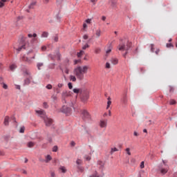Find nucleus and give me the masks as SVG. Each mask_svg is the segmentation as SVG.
<instances>
[{"mask_svg": "<svg viewBox=\"0 0 177 177\" xmlns=\"http://www.w3.org/2000/svg\"><path fill=\"white\" fill-rule=\"evenodd\" d=\"M16 68H17V65H16V64H12L10 66V70L11 71H15V70H16Z\"/></svg>", "mask_w": 177, "mask_h": 177, "instance_id": "nucleus-16", "label": "nucleus"}, {"mask_svg": "<svg viewBox=\"0 0 177 177\" xmlns=\"http://www.w3.org/2000/svg\"><path fill=\"white\" fill-rule=\"evenodd\" d=\"M20 44H24V37L23 35L21 36V41H20Z\"/></svg>", "mask_w": 177, "mask_h": 177, "instance_id": "nucleus-50", "label": "nucleus"}, {"mask_svg": "<svg viewBox=\"0 0 177 177\" xmlns=\"http://www.w3.org/2000/svg\"><path fill=\"white\" fill-rule=\"evenodd\" d=\"M55 66H56V64L55 63H53L50 65V68H55Z\"/></svg>", "mask_w": 177, "mask_h": 177, "instance_id": "nucleus-55", "label": "nucleus"}, {"mask_svg": "<svg viewBox=\"0 0 177 177\" xmlns=\"http://www.w3.org/2000/svg\"><path fill=\"white\" fill-rule=\"evenodd\" d=\"M56 56L57 57L58 60H60V57H61L62 55L60 54V53L59 51L57 52Z\"/></svg>", "mask_w": 177, "mask_h": 177, "instance_id": "nucleus-45", "label": "nucleus"}, {"mask_svg": "<svg viewBox=\"0 0 177 177\" xmlns=\"http://www.w3.org/2000/svg\"><path fill=\"white\" fill-rule=\"evenodd\" d=\"M95 53H100V48H96L95 50Z\"/></svg>", "mask_w": 177, "mask_h": 177, "instance_id": "nucleus-60", "label": "nucleus"}, {"mask_svg": "<svg viewBox=\"0 0 177 177\" xmlns=\"http://www.w3.org/2000/svg\"><path fill=\"white\" fill-rule=\"evenodd\" d=\"M9 120H10V118H9V116L5 117L4 121H3V124L5 125V127L9 126Z\"/></svg>", "mask_w": 177, "mask_h": 177, "instance_id": "nucleus-15", "label": "nucleus"}, {"mask_svg": "<svg viewBox=\"0 0 177 177\" xmlns=\"http://www.w3.org/2000/svg\"><path fill=\"white\" fill-rule=\"evenodd\" d=\"M156 48H154V44H151V52H152V53H154V50Z\"/></svg>", "mask_w": 177, "mask_h": 177, "instance_id": "nucleus-48", "label": "nucleus"}, {"mask_svg": "<svg viewBox=\"0 0 177 177\" xmlns=\"http://www.w3.org/2000/svg\"><path fill=\"white\" fill-rule=\"evenodd\" d=\"M88 35H84L83 36V39H88Z\"/></svg>", "mask_w": 177, "mask_h": 177, "instance_id": "nucleus-62", "label": "nucleus"}, {"mask_svg": "<svg viewBox=\"0 0 177 177\" xmlns=\"http://www.w3.org/2000/svg\"><path fill=\"white\" fill-rule=\"evenodd\" d=\"M69 80H70V81H72L73 82H75V81H77V77L73 75H71L69 76Z\"/></svg>", "mask_w": 177, "mask_h": 177, "instance_id": "nucleus-19", "label": "nucleus"}, {"mask_svg": "<svg viewBox=\"0 0 177 177\" xmlns=\"http://www.w3.org/2000/svg\"><path fill=\"white\" fill-rule=\"evenodd\" d=\"M88 68L89 67L88 66H77L73 70V73L77 80L79 81L84 80V78H85V75L86 73H88Z\"/></svg>", "mask_w": 177, "mask_h": 177, "instance_id": "nucleus-1", "label": "nucleus"}, {"mask_svg": "<svg viewBox=\"0 0 177 177\" xmlns=\"http://www.w3.org/2000/svg\"><path fill=\"white\" fill-rule=\"evenodd\" d=\"M63 86H64V84H63V83H59V84H57V88H58L60 89V88H63Z\"/></svg>", "mask_w": 177, "mask_h": 177, "instance_id": "nucleus-44", "label": "nucleus"}, {"mask_svg": "<svg viewBox=\"0 0 177 177\" xmlns=\"http://www.w3.org/2000/svg\"><path fill=\"white\" fill-rule=\"evenodd\" d=\"M46 89H48V90L52 89V88H53L52 84H47L46 86Z\"/></svg>", "mask_w": 177, "mask_h": 177, "instance_id": "nucleus-42", "label": "nucleus"}, {"mask_svg": "<svg viewBox=\"0 0 177 177\" xmlns=\"http://www.w3.org/2000/svg\"><path fill=\"white\" fill-rule=\"evenodd\" d=\"M50 177L56 176V174H55V171H50Z\"/></svg>", "mask_w": 177, "mask_h": 177, "instance_id": "nucleus-53", "label": "nucleus"}, {"mask_svg": "<svg viewBox=\"0 0 177 177\" xmlns=\"http://www.w3.org/2000/svg\"><path fill=\"white\" fill-rule=\"evenodd\" d=\"M140 167L141 168V169H143V168H145V162L142 161L140 162Z\"/></svg>", "mask_w": 177, "mask_h": 177, "instance_id": "nucleus-49", "label": "nucleus"}, {"mask_svg": "<svg viewBox=\"0 0 177 177\" xmlns=\"http://www.w3.org/2000/svg\"><path fill=\"white\" fill-rule=\"evenodd\" d=\"M83 89L84 88H73V92L74 93H77V94L80 93V95H81V91H82Z\"/></svg>", "mask_w": 177, "mask_h": 177, "instance_id": "nucleus-17", "label": "nucleus"}, {"mask_svg": "<svg viewBox=\"0 0 177 177\" xmlns=\"http://www.w3.org/2000/svg\"><path fill=\"white\" fill-rule=\"evenodd\" d=\"M97 166H98V168L100 169H102V171L103 168H104V162H103L102 160H98L97 161Z\"/></svg>", "mask_w": 177, "mask_h": 177, "instance_id": "nucleus-14", "label": "nucleus"}, {"mask_svg": "<svg viewBox=\"0 0 177 177\" xmlns=\"http://www.w3.org/2000/svg\"><path fill=\"white\" fill-rule=\"evenodd\" d=\"M24 77L26 78L24 80V85H30L31 83V80H32V76H31V73L26 71L24 72Z\"/></svg>", "mask_w": 177, "mask_h": 177, "instance_id": "nucleus-4", "label": "nucleus"}, {"mask_svg": "<svg viewBox=\"0 0 177 177\" xmlns=\"http://www.w3.org/2000/svg\"><path fill=\"white\" fill-rule=\"evenodd\" d=\"M54 89H55V91H56V93L57 94H59V93H60V92H62V91L60 90V88H54Z\"/></svg>", "mask_w": 177, "mask_h": 177, "instance_id": "nucleus-46", "label": "nucleus"}, {"mask_svg": "<svg viewBox=\"0 0 177 177\" xmlns=\"http://www.w3.org/2000/svg\"><path fill=\"white\" fill-rule=\"evenodd\" d=\"M56 19H57V21L59 23H60V21H62V17H60V15H59V14H57V15H56Z\"/></svg>", "mask_w": 177, "mask_h": 177, "instance_id": "nucleus-32", "label": "nucleus"}, {"mask_svg": "<svg viewBox=\"0 0 177 177\" xmlns=\"http://www.w3.org/2000/svg\"><path fill=\"white\" fill-rule=\"evenodd\" d=\"M87 48H89V44H88V43H86L85 45H84L82 47V49L83 50H85V49H86Z\"/></svg>", "mask_w": 177, "mask_h": 177, "instance_id": "nucleus-36", "label": "nucleus"}, {"mask_svg": "<svg viewBox=\"0 0 177 177\" xmlns=\"http://www.w3.org/2000/svg\"><path fill=\"white\" fill-rule=\"evenodd\" d=\"M81 62V59H75L74 64H78V63Z\"/></svg>", "mask_w": 177, "mask_h": 177, "instance_id": "nucleus-52", "label": "nucleus"}, {"mask_svg": "<svg viewBox=\"0 0 177 177\" xmlns=\"http://www.w3.org/2000/svg\"><path fill=\"white\" fill-rule=\"evenodd\" d=\"M68 96H70V93L66 90H64V91H62V100L63 102V103H67V100H66L67 97H68Z\"/></svg>", "mask_w": 177, "mask_h": 177, "instance_id": "nucleus-7", "label": "nucleus"}, {"mask_svg": "<svg viewBox=\"0 0 177 177\" xmlns=\"http://www.w3.org/2000/svg\"><path fill=\"white\" fill-rule=\"evenodd\" d=\"M110 63H109V62H106V68H110Z\"/></svg>", "mask_w": 177, "mask_h": 177, "instance_id": "nucleus-59", "label": "nucleus"}, {"mask_svg": "<svg viewBox=\"0 0 177 177\" xmlns=\"http://www.w3.org/2000/svg\"><path fill=\"white\" fill-rule=\"evenodd\" d=\"M125 151H126V153H127V154L128 156H131V149L127 148V149H125Z\"/></svg>", "mask_w": 177, "mask_h": 177, "instance_id": "nucleus-35", "label": "nucleus"}, {"mask_svg": "<svg viewBox=\"0 0 177 177\" xmlns=\"http://www.w3.org/2000/svg\"><path fill=\"white\" fill-rule=\"evenodd\" d=\"M111 104V98H110V97H109L108 102H107V106H106L107 109L110 107Z\"/></svg>", "mask_w": 177, "mask_h": 177, "instance_id": "nucleus-28", "label": "nucleus"}, {"mask_svg": "<svg viewBox=\"0 0 177 177\" xmlns=\"http://www.w3.org/2000/svg\"><path fill=\"white\" fill-rule=\"evenodd\" d=\"M23 62H28V63H31V59H28V57H26V55H24L22 57Z\"/></svg>", "mask_w": 177, "mask_h": 177, "instance_id": "nucleus-21", "label": "nucleus"}, {"mask_svg": "<svg viewBox=\"0 0 177 177\" xmlns=\"http://www.w3.org/2000/svg\"><path fill=\"white\" fill-rule=\"evenodd\" d=\"M169 104L171 105L176 104V101H175V100H170Z\"/></svg>", "mask_w": 177, "mask_h": 177, "instance_id": "nucleus-40", "label": "nucleus"}, {"mask_svg": "<svg viewBox=\"0 0 177 177\" xmlns=\"http://www.w3.org/2000/svg\"><path fill=\"white\" fill-rule=\"evenodd\" d=\"M80 99L83 103H85L89 99V91L86 88H83L80 93Z\"/></svg>", "mask_w": 177, "mask_h": 177, "instance_id": "nucleus-3", "label": "nucleus"}, {"mask_svg": "<svg viewBox=\"0 0 177 177\" xmlns=\"http://www.w3.org/2000/svg\"><path fill=\"white\" fill-rule=\"evenodd\" d=\"M65 73H66V74H69L70 71L68 70V68H65Z\"/></svg>", "mask_w": 177, "mask_h": 177, "instance_id": "nucleus-64", "label": "nucleus"}, {"mask_svg": "<svg viewBox=\"0 0 177 177\" xmlns=\"http://www.w3.org/2000/svg\"><path fill=\"white\" fill-rule=\"evenodd\" d=\"M51 99L53 100V102H56V100H57V96H56L55 95H53L51 96Z\"/></svg>", "mask_w": 177, "mask_h": 177, "instance_id": "nucleus-38", "label": "nucleus"}, {"mask_svg": "<svg viewBox=\"0 0 177 177\" xmlns=\"http://www.w3.org/2000/svg\"><path fill=\"white\" fill-rule=\"evenodd\" d=\"M68 86L69 89H73V83L72 82L68 83Z\"/></svg>", "mask_w": 177, "mask_h": 177, "instance_id": "nucleus-51", "label": "nucleus"}, {"mask_svg": "<svg viewBox=\"0 0 177 177\" xmlns=\"http://www.w3.org/2000/svg\"><path fill=\"white\" fill-rule=\"evenodd\" d=\"M166 46L167 48H171V47H173L174 46L172 45V44H167Z\"/></svg>", "mask_w": 177, "mask_h": 177, "instance_id": "nucleus-57", "label": "nucleus"}, {"mask_svg": "<svg viewBox=\"0 0 177 177\" xmlns=\"http://www.w3.org/2000/svg\"><path fill=\"white\" fill-rule=\"evenodd\" d=\"M42 66H44V63L42 62H39L37 64V67L38 70H41V67H42Z\"/></svg>", "mask_w": 177, "mask_h": 177, "instance_id": "nucleus-29", "label": "nucleus"}, {"mask_svg": "<svg viewBox=\"0 0 177 177\" xmlns=\"http://www.w3.org/2000/svg\"><path fill=\"white\" fill-rule=\"evenodd\" d=\"M58 147H57V146H54L53 147V151L54 152V153H56V151H57V150H58Z\"/></svg>", "mask_w": 177, "mask_h": 177, "instance_id": "nucleus-43", "label": "nucleus"}, {"mask_svg": "<svg viewBox=\"0 0 177 177\" xmlns=\"http://www.w3.org/2000/svg\"><path fill=\"white\" fill-rule=\"evenodd\" d=\"M3 89H8V84L3 82Z\"/></svg>", "mask_w": 177, "mask_h": 177, "instance_id": "nucleus-54", "label": "nucleus"}, {"mask_svg": "<svg viewBox=\"0 0 177 177\" xmlns=\"http://www.w3.org/2000/svg\"><path fill=\"white\" fill-rule=\"evenodd\" d=\"M115 151H118V149L115 147L111 148L110 153L113 154V153H114Z\"/></svg>", "mask_w": 177, "mask_h": 177, "instance_id": "nucleus-34", "label": "nucleus"}, {"mask_svg": "<svg viewBox=\"0 0 177 177\" xmlns=\"http://www.w3.org/2000/svg\"><path fill=\"white\" fill-rule=\"evenodd\" d=\"M46 127H53V120L46 116L44 119Z\"/></svg>", "mask_w": 177, "mask_h": 177, "instance_id": "nucleus-6", "label": "nucleus"}, {"mask_svg": "<svg viewBox=\"0 0 177 177\" xmlns=\"http://www.w3.org/2000/svg\"><path fill=\"white\" fill-rule=\"evenodd\" d=\"M60 169H61V171H62V172L63 173V174H66V167H60Z\"/></svg>", "mask_w": 177, "mask_h": 177, "instance_id": "nucleus-39", "label": "nucleus"}, {"mask_svg": "<svg viewBox=\"0 0 177 177\" xmlns=\"http://www.w3.org/2000/svg\"><path fill=\"white\" fill-rule=\"evenodd\" d=\"M22 49H26V46H25V45H22L21 46H19V47L17 49V50L18 52H20V50H21Z\"/></svg>", "mask_w": 177, "mask_h": 177, "instance_id": "nucleus-33", "label": "nucleus"}, {"mask_svg": "<svg viewBox=\"0 0 177 177\" xmlns=\"http://www.w3.org/2000/svg\"><path fill=\"white\" fill-rule=\"evenodd\" d=\"M76 164H77V168L78 171H80V172H83L84 171V167H82V160L77 159L76 160Z\"/></svg>", "mask_w": 177, "mask_h": 177, "instance_id": "nucleus-10", "label": "nucleus"}, {"mask_svg": "<svg viewBox=\"0 0 177 177\" xmlns=\"http://www.w3.org/2000/svg\"><path fill=\"white\" fill-rule=\"evenodd\" d=\"M49 36V33L48 32H43L41 37V38H48V37Z\"/></svg>", "mask_w": 177, "mask_h": 177, "instance_id": "nucleus-18", "label": "nucleus"}, {"mask_svg": "<svg viewBox=\"0 0 177 177\" xmlns=\"http://www.w3.org/2000/svg\"><path fill=\"white\" fill-rule=\"evenodd\" d=\"M111 49H113V46H111V44H110L106 51V53H110V52H111Z\"/></svg>", "mask_w": 177, "mask_h": 177, "instance_id": "nucleus-26", "label": "nucleus"}, {"mask_svg": "<svg viewBox=\"0 0 177 177\" xmlns=\"http://www.w3.org/2000/svg\"><path fill=\"white\" fill-rule=\"evenodd\" d=\"M24 129H25V127H21L19 129V133H24Z\"/></svg>", "mask_w": 177, "mask_h": 177, "instance_id": "nucleus-47", "label": "nucleus"}, {"mask_svg": "<svg viewBox=\"0 0 177 177\" xmlns=\"http://www.w3.org/2000/svg\"><path fill=\"white\" fill-rule=\"evenodd\" d=\"M82 120H84V121H90L91 115H89L88 111H87L86 110H83L82 111Z\"/></svg>", "mask_w": 177, "mask_h": 177, "instance_id": "nucleus-5", "label": "nucleus"}, {"mask_svg": "<svg viewBox=\"0 0 177 177\" xmlns=\"http://www.w3.org/2000/svg\"><path fill=\"white\" fill-rule=\"evenodd\" d=\"M84 160L86 161H91V156H89L88 155L84 156Z\"/></svg>", "mask_w": 177, "mask_h": 177, "instance_id": "nucleus-37", "label": "nucleus"}, {"mask_svg": "<svg viewBox=\"0 0 177 177\" xmlns=\"http://www.w3.org/2000/svg\"><path fill=\"white\" fill-rule=\"evenodd\" d=\"M84 53H85V52L84 50H80L79 53H77V57H81L82 55H84Z\"/></svg>", "mask_w": 177, "mask_h": 177, "instance_id": "nucleus-31", "label": "nucleus"}, {"mask_svg": "<svg viewBox=\"0 0 177 177\" xmlns=\"http://www.w3.org/2000/svg\"><path fill=\"white\" fill-rule=\"evenodd\" d=\"M52 160V156H50V155H47L46 157V160H44V162H46V163L49 162V161H50Z\"/></svg>", "mask_w": 177, "mask_h": 177, "instance_id": "nucleus-23", "label": "nucleus"}, {"mask_svg": "<svg viewBox=\"0 0 177 177\" xmlns=\"http://www.w3.org/2000/svg\"><path fill=\"white\" fill-rule=\"evenodd\" d=\"M120 101L123 106L128 105V95L127 94V93L122 95Z\"/></svg>", "mask_w": 177, "mask_h": 177, "instance_id": "nucleus-9", "label": "nucleus"}, {"mask_svg": "<svg viewBox=\"0 0 177 177\" xmlns=\"http://www.w3.org/2000/svg\"><path fill=\"white\" fill-rule=\"evenodd\" d=\"M158 170L160 171V174H162V175H165V174L168 172V168L164 167L163 165H160L158 166Z\"/></svg>", "mask_w": 177, "mask_h": 177, "instance_id": "nucleus-11", "label": "nucleus"}, {"mask_svg": "<svg viewBox=\"0 0 177 177\" xmlns=\"http://www.w3.org/2000/svg\"><path fill=\"white\" fill-rule=\"evenodd\" d=\"M52 39L53 40V42H59V36H57V35H55L52 37Z\"/></svg>", "mask_w": 177, "mask_h": 177, "instance_id": "nucleus-24", "label": "nucleus"}, {"mask_svg": "<svg viewBox=\"0 0 177 177\" xmlns=\"http://www.w3.org/2000/svg\"><path fill=\"white\" fill-rule=\"evenodd\" d=\"M71 145L73 147H74V146H75V142L71 141Z\"/></svg>", "mask_w": 177, "mask_h": 177, "instance_id": "nucleus-63", "label": "nucleus"}, {"mask_svg": "<svg viewBox=\"0 0 177 177\" xmlns=\"http://www.w3.org/2000/svg\"><path fill=\"white\" fill-rule=\"evenodd\" d=\"M35 145V144L33 142H28L27 146H28V147L31 148V147H34Z\"/></svg>", "mask_w": 177, "mask_h": 177, "instance_id": "nucleus-30", "label": "nucleus"}, {"mask_svg": "<svg viewBox=\"0 0 177 177\" xmlns=\"http://www.w3.org/2000/svg\"><path fill=\"white\" fill-rule=\"evenodd\" d=\"M131 45L132 44L129 41H127L126 45L124 43L119 45V50H126L125 53L123 54V57H127V55H128V50L131 49Z\"/></svg>", "mask_w": 177, "mask_h": 177, "instance_id": "nucleus-2", "label": "nucleus"}, {"mask_svg": "<svg viewBox=\"0 0 177 177\" xmlns=\"http://www.w3.org/2000/svg\"><path fill=\"white\" fill-rule=\"evenodd\" d=\"M100 128H106L107 127V119H101L100 121Z\"/></svg>", "mask_w": 177, "mask_h": 177, "instance_id": "nucleus-13", "label": "nucleus"}, {"mask_svg": "<svg viewBox=\"0 0 177 177\" xmlns=\"http://www.w3.org/2000/svg\"><path fill=\"white\" fill-rule=\"evenodd\" d=\"M162 163L165 167H168V165H167V160H162Z\"/></svg>", "mask_w": 177, "mask_h": 177, "instance_id": "nucleus-61", "label": "nucleus"}, {"mask_svg": "<svg viewBox=\"0 0 177 177\" xmlns=\"http://www.w3.org/2000/svg\"><path fill=\"white\" fill-rule=\"evenodd\" d=\"M48 57H50V59H51V60H55V57H56V55H53L52 54H49Z\"/></svg>", "mask_w": 177, "mask_h": 177, "instance_id": "nucleus-41", "label": "nucleus"}, {"mask_svg": "<svg viewBox=\"0 0 177 177\" xmlns=\"http://www.w3.org/2000/svg\"><path fill=\"white\" fill-rule=\"evenodd\" d=\"M43 106H44V109H48V103L44 102Z\"/></svg>", "mask_w": 177, "mask_h": 177, "instance_id": "nucleus-58", "label": "nucleus"}, {"mask_svg": "<svg viewBox=\"0 0 177 177\" xmlns=\"http://www.w3.org/2000/svg\"><path fill=\"white\" fill-rule=\"evenodd\" d=\"M36 113L37 114H38L39 117H40V118H42L43 120L46 117V113L44 110H37L36 111Z\"/></svg>", "mask_w": 177, "mask_h": 177, "instance_id": "nucleus-12", "label": "nucleus"}, {"mask_svg": "<svg viewBox=\"0 0 177 177\" xmlns=\"http://www.w3.org/2000/svg\"><path fill=\"white\" fill-rule=\"evenodd\" d=\"M35 5H37V2H35V1L32 2V3L29 5V6H28L29 9H34V6H35Z\"/></svg>", "mask_w": 177, "mask_h": 177, "instance_id": "nucleus-27", "label": "nucleus"}, {"mask_svg": "<svg viewBox=\"0 0 177 177\" xmlns=\"http://www.w3.org/2000/svg\"><path fill=\"white\" fill-rule=\"evenodd\" d=\"M111 62L113 64H118V59L117 58H111Z\"/></svg>", "mask_w": 177, "mask_h": 177, "instance_id": "nucleus-22", "label": "nucleus"}, {"mask_svg": "<svg viewBox=\"0 0 177 177\" xmlns=\"http://www.w3.org/2000/svg\"><path fill=\"white\" fill-rule=\"evenodd\" d=\"M109 2H111L112 8H115V5H117V1L115 0H109Z\"/></svg>", "mask_w": 177, "mask_h": 177, "instance_id": "nucleus-20", "label": "nucleus"}, {"mask_svg": "<svg viewBox=\"0 0 177 177\" xmlns=\"http://www.w3.org/2000/svg\"><path fill=\"white\" fill-rule=\"evenodd\" d=\"M61 112L64 113V114H66V115H68V114L71 113V108L64 105L61 108Z\"/></svg>", "mask_w": 177, "mask_h": 177, "instance_id": "nucleus-8", "label": "nucleus"}, {"mask_svg": "<svg viewBox=\"0 0 177 177\" xmlns=\"http://www.w3.org/2000/svg\"><path fill=\"white\" fill-rule=\"evenodd\" d=\"M100 34H102V30H100V29H98L95 31V35H97V38L100 37Z\"/></svg>", "mask_w": 177, "mask_h": 177, "instance_id": "nucleus-25", "label": "nucleus"}, {"mask_svg": "<svg viewBox=\"0 0 177 177\" xmlns=\"http://www.w3.org/2000/svg\"><path fill=\"white\" fill-rule=\"evenodd\" d=\"M47 140H48V142H49L50 143H52V137H48V138H47Z\"/></svg>", "mask_w": 177, "mask_h": 177, "instance_id": "nucleus-56", "label": "nucleus"}]
</instances>
